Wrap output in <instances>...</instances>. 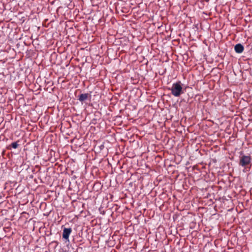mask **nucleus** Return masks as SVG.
Segmentation results:
<instances>
[{"label":"nucleus","instance_id":"20e7f679","mask_svg":"<svg viewBox=\"0 0 252 252\" xmlns=\"http://www.w3.org/2000/svg\"><path fill=\"white\" fill-rule=\"evenodd\" d=\"M91 94L86 93V94H81L78 96V100L81 102L85 101L88 99L89 97H91Z\"/></svg>","mask_w":252,"mask_h":252},{"label":"nucleus","instance_id":"7ed1b4c3","mask_svg":"<svg viewBox=\"0 0 252 252\" xmlns=\"http://www.w3.org/2000/svg\"><path fill=\"white\" fill-rule=\"evenodd\" d=\"M72 232L71 228H65L63 229V238L69 242V236Z\"/></svg>","mask_w":252,"mask_h":252},{"label":"nucleus","instance_id":"f257e3e1","mask_svg":"<svg viewBox=\"0 0 252 252\" xmlns=\"http://www.w3.org/2000/svg\"><path fill=\"white\" fill-rule=\"evenodd\" d=\"M169 90L171 91L172 94L175 97H179L184 93L180 81L173 84L172 87Z\"/></svg>","mask_w":252,"mask_h":252},{"label":"nucleus","instance_id":"f03ea898","mask_svg":"<svg viewBox=\"0 0 252 252\" xmlns=\"http://www.w3.org/2000/svg\"><path fill=\"white\" fill-rule=\"evenodd\" d=\"M239 165L245 168H251L252 165V158L250 156L242 155L240 157Z\"/></svg>","mask_w":252,"mask_h":252},{"label":"nucleus","instance_id":"423d86ee","mask_svg":"<svg viewBox=\"0 0 252 252\" xmlns=\"http://www.w3.org/2000/svg\"><path fill=\"white\" fill-rule=\"evenodd\" d=\"M19 142V141H17L16 142H13L11 144V145H10L8 147V149H11V148H12L13 149H16L18 148V146H19V144H18V143Z\"/></svg>","mask_w":252,"mask_h":252},{"label":"nucleus","instance_id":"39448f33","mask_svg":"<svg viewBox=\"0 0 252 252\" xmlns=\"http://www.w3.org/2000/svg\"><path fill=\"white\" fill-rule=\"evenodd\" d=\"M244 49V46L240 43L237 44L234 47L235 51L239 54L242 53Z\"/></svg>","mask_w":252,"mask_h":252}]
</instances>
